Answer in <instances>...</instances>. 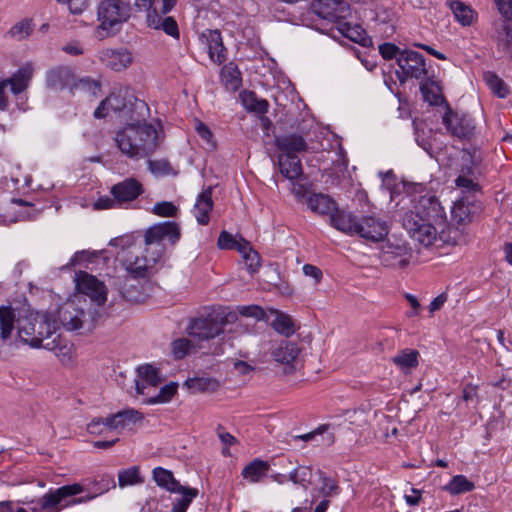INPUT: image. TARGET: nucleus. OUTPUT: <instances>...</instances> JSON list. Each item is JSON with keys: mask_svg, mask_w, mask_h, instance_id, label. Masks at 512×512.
Listing matches in <instances>:
<instances>
[{"mask_svg": "<svg viewBox=\"0 0 512 512\" xmlns=\"http://www.w3.org/2000/svg\"><path fill=\"white\" fill-rule=\"evenodd\" d=\"M178 385L176 383H169L161 387L158 394L151 397L147 402L149 404L167 403L177 393Z\"/></svg>", "mask_w": 512, "mask_h": 512, "instance_id": "obj_51", "label": "nucleus"}, {"mask_svg": "<svg viewBox=\"0 0 512 512\" xmlns=\"http://www.w3.org/2000/svg\"><path fill=\"white\" fill-rule=\"evenodd\" d=\"M356 230L355 236L371 242L382 241L388 234L386 222L373 216L360 217Z\"/></svg>", "mask_w": 512, "mask_h": 512, "instance_id": "obj_15", "label": "nucleus"}, {"mask_svg": "<svg viewBox=\"0 0 512 512\" xmlns=\"http://www.w3.org/2000/svg\"><path fill=\"white\" fill-rule=\"evenodd\" d=\"M142 482L143 480L140 476L139 468L137 466H133L120 471L118 474V484L120 487L135 485Z\"/></svg>", "mask_w": 512, "mask_h": 512, "instance_id": "obj_48", "label": "nucleus"}, {"mask_svg": "<svg viewBox=\"0 0 512 512\" xmlns=\"http://www.w3.org/2000/svg\"><path fill=\"white\" fill-rule=\"evenodd\" d=\"M278 164L281 174L290 181L302 175V164L298 155L279 154Z\"/></svg>", "mask_w": 512, "mask_h": 512, "instance_id": "obj_25", "label": "nucleus"}, {"mask_svg": "<svg viewBox=\"0 0 512 512\" xmlns=\"http://www.w3.org/2000/svg\"><path fill=\"white\" fill-rule=\"evenodd\" d=\"M147 22L148 26L152 27L154 29H161L163 30L167 35L178 39L179 34V28L176 20L171 17L167 16L165 18H161L155 11L154 14H148L147 15Z\"/></svg>", "mask_w": 512, "mask_h": 512, "instance_id": "obj_30", "label": "nucleus"}, {"mask_svg": "<svg viewBox=\"0 0 512 512\" xmlns=\"http://www.w3.org/2000/svg\"><path fill=\"white\" fill-rule=\"evenodd\" d=\"M420 92L425 101H427L430 105H440L442 103H446L445 99L441 93L440 86L431 79H426L420 84Z\"/></svg>", "mask_w": 512, "mask_h": 512, "instance_id": "obj_33", "label": "nucleus"}, {"mask_svg": "<svg viewBox=\"0 0 512 512\" xmlns=\"http://www.w3.org/2000/svg\"><path fill=\"white\" fill-rule=\"evenodd\" d=\"M419 352L415 349H403L394 358L395 365L402 369L414 368L418 365Z\"/></svg>", "mask_w": 512, "mask_h": 512, "instance_id": "obj_43", "label": "nucleus"}, {"mask_svg": "<svg viewBox=\"0 0 512 512\" xmlns=\"http://www.w3.org/2000/svg\"><path fill=\"white\" fill-rule=\"evenodd\" d=\"M474 489L475 484L462 474L453 476L450 481L442 487V490L453 496L471 492Z\"/></svg>", "mask_w": 512, "mask_h": 512, "instance_id": "obj_34", "label": "nucleus"}, {"mask_svg": "<svg viewBox=\"0 0 512 512\" xmlns=\"http://www.w3.org/2000/svg\"><path fill=\"white\" fill-rule=\"evenodd\" d=\"M77 90L89 92L93 96L97 97L101 93V82L99 80L93 79L89 76L82 77V78H78L76 76L75 80H74V85H73V94Z\"/></svg>", "mask_w": 512, "mask_h": 512, "instance_id": "obj_44", "label": "nucleus"}, {"mask_svg": "<svg viewBox=\"0 0 512 512\" xmlns=\"http://www.w3.org/2000/svg\"><path fill=\"white\" fill-rule=\"evenodd\" d=\"M200 40L207 47L211 61L218 65L226 61V48L219 30L206 29L201 33Z\"/></svg>", "mask_w": 512, "mask_h": 512, "instance_id": "obj_19", "label": "nucleus"}, {"mask_svg": "<svg viewBox=\"0 0 512 512\" xmlns=\"http://www.w3.org/2000/svg\"><path fill=\"white\" fill-rule=\"evenodd\" d=\"M194 347L193 343L191 340H189L188 338H178L176 340H174L171 344V351H172V354H173V357L175 359H183L185 358L189 352L191 351V349Z\"/></svg>", "mask_w": 512, "mask_h": 512, "instance_id": "obj_50", "label": "nucleus"}, {"mask_svg": "<svg viewBox=\"0 0 512 512\" xmlns=\"http://www.w3.org/2000/svg\"><path fill=\"white\" fill-rule=\"evenodd\" d=\"M148 169L153 175L157 177L175 174V171L170 162L165 159L149 160Z\"/></svg>", "mask_w": 512, "mask_h": 512, "instance_id": "obj_52", "label": "nucleus"}, {"mask_svg": "<svg viewBox=\"0 0 512 512\" xmlns=\"http://www.w3.org/2000/svg\"><path fill=\"white\" fill-rule=\"evenodd\" d=\"M140 194H111L99 197L93 203L94 210L106 209H138L140 208L137 198Z\"/></svg>", "mask_w": 512, "mask_h": 512, "instance_id": "obj_17", "label": "nucleus"}, {"mask_svg": "<svg viewBox=\"0 0 512 512\" xmlns=\"http://www.w3.org/2000/svg\"><path fill=\"white\" fill-rule=\"evenodd\" d=\"M494 2L504 19L493 22V38L497 48L512 59V28L508 24V22L512 23V0H494Z\"/></svg>", "mask_w": 512, "mask_h": 512, "instance_id": "obj_8", "label": "nucleus"}, {"mask_svg": "<svg viewBox=\"0 0 512 512\" xmlns=\"http://www.w3.org/2000/svg\"><path fill=\"white\" fill-rule=\"evenodd\" d=\"M147 108L143 101H138L126 87L114 88L109 95L103 99L94 111L97 119L105 118L110 111L116 114H128L133 110Z\"/></svg>", "mask_w": 512, "mask_h": 512, "instance_id": "obj_7", "label": "nucleus"}, {"mask_svg": "<svg viewBox=\"0 0 512 512\" xmlns=\"http://www.w3.org/2000/svg\"><path fill=\"white\" fill-rule=\"evenodd\" d=\"M152 475L156 484L169 492L175 493L180 490L181 487H184L175 479L170 470L163 467H155L152 471Z\"/></svg>", "mask_w": 512, "mask_h": 512, "instance_id": "obj_31", "label": "nucleus"}, {"mask_svg": "<svg viewBox=\"0 0 512 512\" xmlns=\"http://www.w3.org/2000/svg\"><path fill=\"white\" fill-rule=\"evenodd\" d=\"M211 380L206 378H190L185 381V385L194 392H203L208 389Z\"/></svg>", "mask_w": 512, "mask_h": 512, "instance_id": "obj_63", "label": "nucleus"}, {"mask_svg": "<svg viewBox=\"0 0 512 512\" xmlns=\"http://www.w3.org/2000/svg\"><path fill=\"white\" fill-rule=\"evenodd\" d=\"M211 195L198 194L197 196L192 212L199 225H207L210 221V212L214 205Z\"/></svg>", "mask_w": 512, "mask_h": 512, "instance_id": "obj_29", "label": "nucleus"}, {"mask_svg": "<svg viewBox=\"0 0 512 512\" xmlns=\"http://www.w3.org/2000/svg\"><path fill=\"white\" fill-rule=\"evenodd\" d=\"M272 327L280 334L289 337L295 332L294 324L292 319L284 314L280 313L272 322Z\"/></svg>", "mask_w": 512, "mask_h": 512, "instance_id": "obj_49", "label": "nucleus"}, {"mask_svg": "<svg viewBox=\"0 0 512 512\" xmlns=\"http://www.w3.org/2000/svg\"><path fill=\"white\" fill-rule=\"evenodd\" d=\"M151 212L160 217H175L178 212L177 206L169 201H161L154 204Z\"/></svg>", "mask_w": 512, "mask_h": 512, "instance_id": "obj_55", "label": "nucleus"}, {"mask_svg": "<svg viewBox=\"0 0 512 512\" xmlns=\"http://www.w3.org/2000/svg\"><path fill=\"white\" fill-rule=\"evenodd\" d=\"M77 289L90 297L97 305L102 306L107 300V292L105 285L95 276L86 272H81L77 278Z\"/></svg>", "mask_w": 512, "mask_h": 512, "instance_id": "obj_16", "label": "nucleus"}, {"mask_svg": "<svg viewBox=\"0 0 512 512\" xmlns=\"http://www.w3.org/2000/svg\"><path fill=\"white\" fill-rule=\"evenodd\" d=\"M31 327L30 332L26 327L18 329L19 337L26 343H29L34 348H44L53 351L56 356H66L70 348L66 341L56 333L55 321L48 317L35 320L34 323L29 324Z\"/></svg>", "mask_w": 512, "mask_h": 512, "instance_id": "obj_4", "label": "nucleus"}, {"mask_svg": "<svg viewBox=\"0 0 512 512\" xmlns=\"http://www.w3.org/2000/svg\"><path fill=\"white\" fill-rule=\"evenodd\" d=\"M125 124L116 132L115 142L118 149L125 156L138 159L145 158L156 151L160 145V135L157 129L145 120L133 121Z\"/></svg>", "mask_w": 512, "mask_h": 512, "instance_id": "obj_3", "label": "nucleus"}, {"mask_svg": "<svg viewBox=\"0 0 512 512\" xmlns=\"http://www.w3.org/2000/svg\"><path fill=\"white\" fill-rule=\"evenodd\" d=\"M237 313L227 308L214 309L207 317L192 319L187 327L188 335L199 341L213 339L223 332L224 325L233 323Z\"/></svg>", "mask_w": 512, "mask_h": 512, "instance_id": "obj_6", "label": "nucleus"}, {"mask_svg": "<svg viewBox=\"0 0 512 512\" xmlns=\"http://www.w3.org/2000/svg\"><path fill=\"white\" fill-rule=\"evenodd\" d=\"M34 23L30 18H23L15 23L7 32L6 37L15 39L17 41H23L30 37L34 31Z\"/></svg>", "mask_w": 512, "mask_h": 512, "instance_id": "obj_36", "label": "nucleus"}, {"mask_svg": "<svg viewBox=\"0 0 512 512\" xmlns=\"http://www.w3.org/2000/svg\"><path fill=\"white\" fill-rule=\"evenodd\" d=\"M311 10L320 18L336 24L350 15V6L344 0H313Z\"/></svg>", "mask_w": 512, "mask_h": 512, "instance_id": "obj_12", "label": "nucleus"}, {"mask_svg": "<svg viewBox=\"0 0 512 512\" xmlns=\"http://www.w3.org/2000/svg\"><path fill=\"white\" fill-rule=\"evenodd\" d=\"M242 102L248 111L258 114H265L269 108L268 101L266 99H259L252 91L245 92L242 95Z\"/></svg>", "mask_w": 512, "mask_h": 512, "instance_id": "obj_42", "label": "nucleus"}, {"mask_svg": "<svg viewBox=\"0 0 512 512\" xmlns=\"http://www.w3.org/2000/svg\"><path fill=\"white\" fill-rule=\"evenodd\" d=\"M446 107L442 123L447 131L461 141H470L475 134L474 120L467 114L454 112L448 103H446Z\"/></svg>", "mask_w": 512, "mask_h": 512, "instance_id": "obj_11", "label": "nucleus"}, {"mask_svg": "<svg viewBox=\"0 0 512 512\" xmlns=\"http://www.w3.org/2000/svg\"><path fill=\"white\" fill-rule=\"evenodd\" d=\"M110 192H142V184L134 178H127L113 185Z\"/></svg>", "mask_w": 512, "mask_h": 512, "instance_id": "obj_56", "label": "nucleus"}, {"mask_svg": "<svg viewBox=\"0 0 512 512\" xmlns=\"http://www.w3.org/2000/svg\"><path fill=\"white\" fill-rule=\"evenodd\" d=\"M275 146L280 154L288 155H298L299 153L306 152L309 147L305 138L297 133L276 136Z\"/></svg>", "mask_w": 512, "mask_h": 512, "instance_id": "obj_21", "label": "nucleus"}, {"mask_svg": "<svg viewBox=\"0 0 512 512\" xmlns=\"http://www.w3.org/2000/svg\"><path fill=\"white\" fill-rule=\"evenodd\" d=\"M451 9L455 18L463 25L469 26L473 22L474 11L463 2L454 1L451 3Z\"/></svg>", "mask_w": 512, "mask_h": 512, "instance_id": "obj_45", "label": "nucleus"}, {"mask_svg": "<svg viewBox=\"0 0 512 512\" xmlns=\"http://www.w3.org/2000/svg\"><path fill=\"white\" fill-rule=\"evenodd\" d=\"M109 424L112 426L113 430L123 429L128 427L131 424H135L143 420V415L141 412L134 409H126L122 411H118L115 414H111L108 416Z\"/></svg>", "mask_w": 512, "mask_h": 512, "instance_id": "obj_28", "label": "nucleus"}, {"mask_svg": "<svg viewBox=\"0 0 512 512\" xmlns=\"http://www.w3.org/2000/svg\"><path fill=\"white\" fill-rule=\"evenodd\" d=\"M97 15L100 21L98 33L101 37H105L107 34L103 35L102 31H108L128 20L129 9L121 0H103L98 6Z\"/></svg>", "mask_w": 512, "mask_h": 512, "instance_id": "obj_9", "label": "nucleus"}, {"mask_svg": "<svg viewBox=\"0 0 512 512\" xmlns=\"http://www.w3.org/2000/svg\"><path fill=\"white\" fill-rule=\"evenodd\" d=\"M238 313L241 316L252 317L256 320H262L266 316L264 309L258 305L239 306Z\"/></svg>", "mask_w": 512, "mask_h": 512, "instance_id": "obj_59", "label": "nucleus"}, {"mask_svg": "<svg viewBox=\"0 0 512 512\" xmlns=\"http://www.w3.org/2000/svg\"><path fill=\"white\" fill-rule=\"evenodd\" d=\"M175 493L182 494L181 498L176 499L172 505V512H186L192 503L193 499L198 496V489L191 487H181Z\"/></svg>", "mask_w": 512, "mask_h": 512, "instance_id": "obj_40", "label": "nucleus"}, {"mask_svg": "<svg viewBox=\"0 0 512 512\" xmlns=\"http://www.w3.org/2000/svg\"><path fill=\"white\" fill-rule=\"evenodd\" d=\"M382 177V187L388 192H402V190L407 189V184L405 181L398 180L397 176L393 173V171H387L385 173H380Z\"/></svg>", "mask_w": 512, "mask_h": 512, "instance_id": "obj_47", "label": "nucleus"}, {"mask_svg": "<svg viewBox=\"0 0 512 512\" xmlns=\"http://www.w3.org/2000/svg\"><path fill=\"white\" fill-rule=\"evenodd\" d=\"M296 202L307 205L313 213L318 215H327L331 219V214L337 211L338 204L330 194H294Z\"/></svg>", "mask_w": 512, "mask_h": 512, "instance_id": "obj_14", "label": "nucleus"}, {"mask_svg": "<svg viewBox=\"0 0 512 512\" xmlns=\"http://www.w3.org/2000/svg\"><path fill=\"white\" fill-rule=\"evenodd\" d=\"M403 50H401L394 43L385 42L379 45V53L385 60L395 59L398 64V58Z\"/></svg>", "mask_w": 512, "mask_h": 512, "instance_id": "obj_58", "label": "nucleus"}, {"mask_svg": "<svg viewBox=\"0 0 512 512\" xmlns=\"http://www.w3.org/2000/svg\"><path fill=\"white\" fill-rule=\"evenodd\" d=\"M337 29L341 35L353 42L363 44L365 40V30L359 25H351L345 20H341L337 24Z\"/></svg>", "mask_w": 512, "mask_h": 512, "instance_id": "obj_41", "label": "nucleus"}, {"mask_svg": "<svg viewBox=\"0 0 512 512\" xmlns=\"http://www.w3.org/2000/svg\"><path fill=\"white\" fill-rule=\"evenodd\" d=\"M237 239L226 230H223L217 240V245L220 249L233 250Z\"/></svg>", "mask_w": 512, "mask_h": 512, "instance_id": "obj_62", "label": "nucleus"}, {"mask_svg": "<svg viewBox=\"0 0 512 512\" xmlns=\"http://www.w3.org/2000/svg\"><path fill=\"white\" fill-rule=\"evenodd\" d=\"M195 130L201 140L207 146V149H214L216 147V142L214 140L213 134L209 127L204 124L202 121L196 119L195 120Z\"/></svg>", "mask_w": 512, "mask_h": 512, "instance_id": "obj_54", "label": "nucleus"}, {"mask_svg": "<svg viewBox=\"0 0 512 512\" xmlns=\"http://www.w3.org/2000/svg\"><path fill=\"white\" fill-rule=\"evenodd\" d=\"M15 322V313L11 307H0V339L6 340L10 337Z\"/></svg>", "mask_w": 512, "mask_h": 512, "instance_id": "obj_38", "label": "nucleus"}, {"mask_svg": "<svg viewBox=\"0 0 512 512\" xmlns=\"http://www.w3.org/2000/svg\"><path fill=\"white\" fill-rule=\"evenodd\" d=\"M447 215L434 194H423L413 210L405 213L403 227L410 236L425 247L437 240V229L443 227Z\"/></svg>", "mask_w": 512, "mask_h": 512, "instance_id": "obj_2", "label": "nucleus"}, {"mask_svg": "<svg viewBox=\"0 0 512 512\" xmlns=\"http://www.w3.org/2000/svg\"><path fill=\"white\" fill-rule=\"evenodd\" d=\"M220 77L226 87L237 89L241 84L240 71L233 62L222 67Z\"/></svg>", "mask_w": 512, "mask_h": 512, "instance_id": "obj_39", "label": "nucleus"}, {"mask_svg": "<svg viewBox=\"0 0 512 512\" xmlns=\"http://www.w3.org/2000/svg\"><path fill=\"white\" fill-rule=\"evenodd\" d=\"M269 469L268 461L256 458L242 469L241 476L249 483H258L267 476Z\"/></svg>", "mask_w": 512, "mask_h": 512, "instance_id": "obj_26", "label": "nucleus"}, {"mask_svg": "<svg viewBox=\"0 0 512 512\" xmlns=\"http://www.w3.org/2000/svg\"><path fill=\"white\" fill-rule=\"evenodd\" d=\"M100 61L113 71H122L132 63V55L127 49H103L99 52Z\"/></svg>", "mask_w": 512, "mask_h": 512, "instance_id": "obj_20", "label": "nucleus"}, {"mask_svg": "<svg viewBox=\"0 0 512 512\" xmlns=\"http://www.w3.org/2000/svg\"><path fill=\"white\" fill-rule=\"evenodd\" d=\"M327 425H321L317 429H315L312 432L302 434V435H296L294 436V441H303V442H316V445H320V442L318 440L319 436H323L324 432L327 430Z\"/></svg>", "mask_w": 512, "mask_h": 512, "instance_id": "obj_61", "label": "nucleus"}, {"mask_svg": "<svg viewBox=\"0 0 512 512\" xmlns=\"http://www.w3.org/2000/svg\"><path fill=\"white\" fill-rule=\"evenodd\" d=\"M138 376L141 378L142 383L136 381V391L138 394H144V384L156 387L161 382L159 370L150 364H145L137 369Z\"/></svg>", "mask_w": 512, "mask_h": 512, "instance_id": "obj_32", "label": "nucleus"}, {"mask_svg": "<svg viewBox=\"0 0 512 512\" xmlns=\"http://www.w3.org/2000/svg\"><path fill=\"white\" fill-rule=\"evenodd\" d=\"M300 352L296 343L282 340L272 351V357L276 362L289 365L293 363Z\"/></svg>", "mask_w": 512, "mask_h": 512, "instance_id": "obj_27", "label": "nucleus"}, {"mask_svg": "<svg viewBox=\"0 0 512 512\" xmlns=\"http://www.w3.org/2000/svg\"><path fill=\"white\" fill-rule=\"evenodd\" d=\"M296 470L298 474V485L306 491L312 483V469L309 466H298L296 467Z\"/></svg>", "mask_w": 512, "mask_h": 512, "instance_id": "obj_60", "label": "nucleus"}, {"mask_svg": "<svg viewBox=\"0 0 512 512\" xmlns=\"http://www.w3.org/2000/svg\"><path fill=\"white\" fill-rule=\"evenodd\" d=\"M407 255V247L404 244L392 245L387 244L383 247L380 255L381 263L385 266L392 267H406L409 263L406 258Z\"/></svg>", "mask_w": 512, "mask_h": 512, "instance_id": "obj_23", "label": "nucleus"}, {"mask_svg": "<svg viewBox=\"0 0 512 512\" xmlns=\"http://www.w3.org/2000/svg\"><path fill=\"white\" fill-rule=\"evenodd\" d=\"M33 66L30 63H27L20 67L11 77L2 79L3 83H5V87L8 85L11 86V92L14 95H18L24 92L33 75Z\"/></svg>", "mask_w": 512, "mask_h": 512, "instance_id": "obj_24", "label": "nucleus"}, {"mask_svg": "<svg viewBox=\"0 0 512 512\" xmlns=\"http://www.w3.org/2000/svg\"><path fill=\"white\" fill-rule=\"evenodd\" d=\"M475 194H463L451 208V219L458 225H466L472 222L475 215L481 210L480 203L475 199Z\"/></svg>", "mask_w": 512, "mask_h": 512, "instance_id": "obj_13", "label": "nucleus"}, {"mask_svg": "<svg viewBox=\"0 0 512 512\" xmlns=\"http://www.w3.org/2000/svg\"><path fill=\"white\" fill-rule=\"evenodd\" d=\"M112 426L109 424L108 416L105 418H94L87 424V431L91 435H103L108 431H112Z\"/></svg>", "mask_w": 512, "mask_h": 512, "instance_id": "obj_53", "label": "nucleus"}, {"mask_svg": "<svg viewBox=\"0 0 512 512\" xmlns=\"http://www.w3.org/2000/svg\"><path fill=\"white\" fill-rule=\"evenodd\" d=\"M244 264L250 274L256 273L261 266L260 254L253 249L242 256Z\"/></svg>", "mask_w": 512, "mask_h": 512, "instance_id": "obj_57", "label": "nucleus"}, {"mask_svg": "<svg viewBox=\"0 0 512 512\" xmlns=\"http://www.w3.org/2000/svg\"><path fill=\"white\" fill-rule=\"evenodd\" d=\"M83 491L84 487L79 483L64 485L54 490L50 489L38 500L31 501L32 506L29 508V512H60L65 507L85 503L95 498V495H86L66 501Z\"/></svg>", "mask_w": 512, "mask_h": 512, "instance_id": "obj_5", "label": "nucleus"}, {"mask_svg": "<svg viewBox=\"0 0 512 512\" xmlns=\"http://www.w3.org/2000/svg\"><path fill=\"white\" fill-rule=\"evenodd\" d=\"M360 218L353 212L337 207V211L331 214L330 224L332 227L347 235L355 236L357 224Z\"/></svg>", "mask_w": 512, "mask_h": 512, "instance_id": "obj_22", "label": "nucleus"}, {"mask_svg": "<svg viewBox=\"0 0 512 512\" xmlns=\"http://www.w3.org/2000/svg\"><path fill=\"white\" fill-rule=\"evenodd\" d=\"M81 316L82 317H85V316H88L89 317V323L87 325V331H91L92 329H94L101 317V313L97 308H89L87 311L85 310H81Z\"/></svg>", "mask_w": 512, "mask_h": 512, "instance_id": "obj_64", "label": "nucleus"}, {"mask_svg": "<svg viewBox=\"0 0 512 512\" xmlns=\"http://www.w3.org/2000/svg\"><path fill=\"white\" fill-rule=\"evenodd\" d=\"M318 475L319 481L321 482L319 493L323 495L324 498L336 497L341 493V487L335 478L321 470L318 471Z\"/></svg>", "mask_w": 512, "mask_h": 512, "instance_id": "obj_37", "label": "nucleus"}, {"mask_svg": "<svg viewBox=\"0 0 512 512\" xmlns=\"http://www.w3.org/2000/svg\"><path fill=\"white\" fill-rule=\"evenodd\" d=\"M484 79L489 86V88L500 98H505L508 93L509 89L508 86L505 84V82L495 73L493 72H486L484 74Z\"/></svg>", "mask_w": 512, "mask_h": 512, "instance_id": "obj_46", "label": "nucleus"}, {"mask_svg": "<svg viewBox=\"0 0 512 512\" xmlns=\"http://www.w3.org/2000/svg\"><path fill=\"white\" fill-rule=\"evenodd\" d=\"M180 238L181 229L175 221H164L150 226L144 234L145 254L125 259L127 272L133 278H146L164 256L167 245L173 248Z\"/></svg>", "mask_w": 512, "mask_h": 512, "instance_id": "obj_1", "label": "nucleus"}, {"mask_svg": "<svg viewBox=\"0 0 512 512\" xmlns=\"http://www.w3.org/2000/svg\"><path fill=\"white\" fill-rule=\"evenodd\" d=\"M76 74L69 66H58L46 73V85L54 91L69 89L73 94V85Z\"/></svg>", "mask_w": 512, "mask_h": 512, "instance_id": "obj_18", "label": "nucleus"}, {"mask_svg": "<svg viewBox=\"0 0 512 512\" xmlns=\"http://www.w3.org/2000/svg\"><path fill=\"white\" fill-rule=\"evenodd\" d=\"M400 71H396L397 78L404 84L408 78L424 80L427 78V67L424 56L414 50L405 49L398 58Z\"/></svg>", "mask_w": 512, "mask_h": 512, "instance_id": "obj_10", "label": "nucleus"}, {"mask_svg": "<svg viewBox=\"0 0 512 512\" xmlns=\"http://www.w3.org/2000/svg\"><path fill=\"white\" fill-rule=\"evenodd\" d=\"M437 239L444 244L458 245L463 239V231L459 227L448 224L446 219L443 227L437 229Z\"/></svg>", "mask_w": 512, "mask_h": 512, "instance_id": "obj_35", "label": "nucleus"}]
</instances>
